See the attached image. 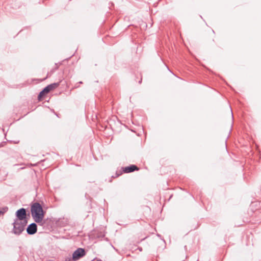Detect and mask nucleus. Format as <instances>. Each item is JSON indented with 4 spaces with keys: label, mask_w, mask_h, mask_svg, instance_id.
I'll use <instances>...</instances> for the list:
<instances>
[{
    "label": "nucleus",
    "mask_w": 261,
    "mask_h": 261,
    "mask_svg": "<svg viewBox=\"0 0 261 261\" xmlns=\"http://www.w3.org/2000/svg\"><path fill=\"white\" fill-rule=\"evenodd\" d=\"M32 217L36 223H41L44 217L45 212L39 202H34L31 205Z\"/></svg>",
    "instance_id": "nucleus-1"
},
{
    "label": "nucleus",
    "mask_w": 261,
    "mask_h": 261,
    "mask_svg": "<svg viewBox=\"0 0 261 261\" xmlns=\"http://www.w3.org/2000/svg\"><path fill=\"white\" fill-rule=\"evenodd\" d=\"M28 224V220L23 221L14 220L12 225L13 226V232L16 235H20L25 229Z\"/></svg>",
    "instance_id": "nucleus-2"
},
{
    "label": "nucleus",
    "mask_w": 261,
    "mask_h": 261,
    "mask_svg": "<svg viewBox=\"0 0 261 261\" xmlns=\"http://www.w3.org/2000/svg\"><path fill=\"white\" fill-rule=\"evenodd\" d=\"M61 82V81H60L57 83L49 84L44 88L38 94V99L41 100L45 95L48 93L50 91L57 88L60 85Z\"/></svg>",
    "instance_id": "nucleus-3"
},
{
    "label": "nucleus",
    "mask_w": 261,
    "mask_h": 261,
    "mask_svg": "<svg viewBox=\"0 0 261 261\" xmlns=\"http://www.w3.org/2000/svg\"><path fill=\"white\" fill-rule=\"evenodd\" d=\"M15 216L14 220L22 221L28 220L27 210L23 207L18 209L15 213Z\"/></svg>",
    "instance_id": "nucleus-4"
},
{
    "label": "nucleus",
    "mask_w": 261,
    "mask_h": 261,
    "mask_svg": "<svg viewBox=\"0 0 261 261\" xmlns=\"http://www.w3.org/2000/svg\"><path fill=\"white\" fill-rule=\"evenodd\" d=\"M85 255V250L82 248H79L73 252L72 254V259L73 261H76L84 256Z\"/></svg>",
    "instance_id": "nucleus-5"
},
{
    "label": "nucleus",
    "mask_w": 261,
    "mask_h": 261,
    "mask_svg": "<svg viewBox=\"0 0 261 261\" xmlns=\"http://www.w3.org/2000/svg\"><path fill=\"white\" fill-rule=\"evenodd\" d=\"M27 232L29 235H33L37 231V225L35 223L29 224L26 229Z\"/></svg>",
    "instance_id": "nucleus-6"
},
{
    "label": "nucleus",
    "mask_w": 261,
    "mask_h": 261,
    "mask_svg": "<svg viewBox=\"0 0 261 261\" xmlns=\"http://www.w3.org/2000/svg\"><path fill=\"white\" fill-rule=\"evenodd\" d=\"M123 171L124 173H130L132 172H134L136 170H138L139 168L138 167L135 165H130L128 166L125 167L124 168H122Z\"/></svg>",
    "instance_id": "nucleus-7"
},
{
    "label": "nucleus",
    "mask_w": 261,
    "mask_h": 261,
    "mask_svg": "<svg viewBox=\"0 0 261 261\" xmlns=\"http://www.w3.org/2000/svg\"><path fill=\"white\" fill-rule=\"evenodd\" d=\"M105 234L102 232H98L96 234V237L98 238H99V239L105 237Z\"/></svg>",
    "instance_id": "nucleus-8"
},
{
    "label": "nucleus",
    "mask_w": 261,
    "mask_h": 261,
    "mask_svg": "<svg viewBox=\"0 0 261 261\" xmlns=\"http://www.w3.org/2000/svg\"><path fill=\"white\" fill-rule=\"evenodd\" d=\"M71 260H72V258H71L70 257H67L65 258L64 261H71Z\"/></svg>",
    "instance_id": "nucleus-9"
},
{
    "label": "nucleus",
    "mask_w": 261,
    "mask_h": 261,
    "mask_svg": "<svg viewBox=\"0 0 261 261\" xmlns=\"http://www.w3.org/2000/svg\"><path fill=\"white\" fill-rule=\"evenodd\" d=\"M8 210V208L7 207H5L4 208H3V212H4V213L5 212H6L7 211V210Z\"/></svg>",
    "instance_id": "nucleus-10"
},
{
    "label": "nucleus",
    "mask_w": 261,
    "mask_h": 261,
    "mask_svg": "<svg viewBox=\"0 0 261 261\" xmlns=\"http://www.w3.org/2000/svg\"><path fill=\"white\" fill-rule=\"evenodd\" d=\"M78 84H77H77L75 85V86H74V88H78V87H79V85Z\"/></svg>",
    "instance_id": "nucleus-11"
},
{
    "label": "nucleus",
    "mask_w": 261,
    "mask_h": 261,
    "mask_svg": "<svg viewBox=\"0 0 261 261\" xmlns=\"http://www.w3.org/2000/svg\"><path fill=\"white\" fill-rule=\"evenodd\" d=\"M92 261H102L101 259H94L93 260H92Z\"/></svg>",
    "instance_id": "nucleus-12"
},
{
    "label": "nucleus",
    "mask_w": 261,
    "mask_h": 261,
    "mask_svg": "<svg viewBox=\"0 0 261 261\" xmlns=\"http://www.w3.org/2000/svg\"><path fill=\"white\" fill-rule=\"evenodd\" d=\"M120 174H118L116 173V175L115 176V177H116L119 176ZM112 177H114V176H112Z\"/></svg>",
    "instance_id": "nucleus-13"
},
{
    "label": "nucleus",
    "mask_w": 261,
    "mask_h": 261,
    "mask_svg": "<svg viewBox=\"0 0 261 261\" xmlns=\"http://www.w3.org/2000/svg\"><path fill=\"white\" fill-rule=\"evenodd\" d=\"M4 214V212H3L2 211H0V216H1V215Z\"/></svg>",
    "instance_id": "nucleus-14"
},
{
    "label": "nucleus",
    "mask_w": 261,
    "mask_h": 261,
    "mask_svg": "<svg viewBox=\"0 0 261 261\" xmlns=\"http://www.w3.org/2000/svg\"><path fill=\"white\" fill-rule=\"evenodd\" d=\"M140 251H142V248L141 247H138V248Z\"/></svg>",
    "instance_id": "nucleus-15"
},
{
    "label": "nucleus",
    "mask_w": 261,
    "mask_h": 261,
    "mask_svg": "<svg viewBox=\"0 0 261 261\" xmlns=\"http://www.w3.org/2000/svg\"><path fill=\"white\" fill-rule=\"evenodd\" d=\"M77 84H83V82L82 81H80L79 83H77Z\"/></svg>",
    "instance_id": "nucleus-16"
},
{
    "label": "nucleus",
    "mask_w": 261,
    "mask_h": 261,
    "mask_svg": "<svg viewBox=\"0 0 261 261\" xmlns=\"http://www.w3.org/2000/svg\"><path fill=\"white\" fill-rule=\"evenodd\" d=\"M184 248L186 250L187 249V246H185Z\"/></svg>",
    "instance_id": "nucleus-17"
},
{
    "label": "nucleus",
    "mask_w": 261,
    "mask_h": 261,
    "mask_svg": "<svg viewBox=\"0 0 261 261\" xmlns=\"http://www.w3.org/2000/svg\"><path fill=\"white\" fill-rule=\"evenodd\" d=\"M231 114H232V111H231ZM232 117H233V115H232Z\"/></svg>",
    "instance_id": "nucleus-18"
},
{
    "label": "nucleus",
    "mask_w": 261,
    "mask_h": 261,
    "mask_svg": "<svg viewBox=\"0 0 261 261\" xmlns=\"http://www.w3.org/2000/svg\"><path fill=\"white\" fill-rule=\"evenodd\" d=\"M158 236L159 237H161V235H160V234H158Z\"/></svg>",
    "instance_id": "nucleus-19"
}]
</instances>
